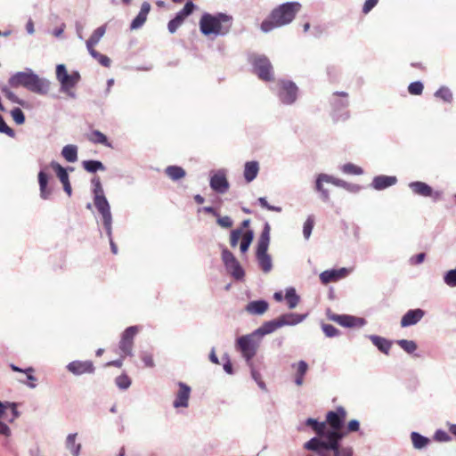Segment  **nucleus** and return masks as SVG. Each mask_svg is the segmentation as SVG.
Returning <instances> with one entry per match:
<instances>
[{
    "instance_id": "1",
    "label": "nucleus",
    "mask_w": 456,
    "mask_h": 456,
    "mask_svg": "<svg viewBox=\"0 0 456 456\" xmlns=\"http://www.w3.org/2000/svg\"><path fill=\"white\" fill-rule=\"evenodd\" d=\"M344 437L321 439L313 437L304 444V449L314 452L318 456H353V449L340 445Z\"/></svg>"
},
{
    "instance_id": "2",
    "label": "nucleus",
    "mask_w": 456,
    "mask_h": 456,
    "mask_svg": "<svg viewBox=\"0 0 456 456\" xmlns=\"http://www.w3.org/2000/svg\"><path fill=\"white\" fill-rule=\"evenodd\" d=\"M12 87L23 86L28 91L37 94H46L51 87V82L45 77H40L32 69L19 71L13 74L8 80Z\"/></svg>"
},
{
    "instance_id": "3",
    "label": "nucleus",
    "mask_w": 456,
    "mask_h": 456,
    "mask_svg": "<svg viewBox=\"0 0 456 456\" xmlns=\"http://www.w3.org/2000/svg\"><path fill=\"white\" fill-rule=\"evenodd\" d=\"M301 4L298 2H288L273 9L268 20L261 24L262 31L267 33L274 28L285 26L290 23L296 14L300 11Z\"/></svg>"
},
{
    "instance_id": "4",
    "label": "nucleus",
    "mask_w": 456,
    "mask_h": 456,
    "mask_svg": "<svg viewBox=\"0 0 456 456\" xmlns=\"http://www.w3.org/2000/svg\"><path fill=\"white\" fill-rule=\"evenodd\" d=\"M232 17L223 12L210 14L205 12L200 20V32L205 36H224L232 27Z\"/></svg>"
},
{
    "instance_id": "5",
    "label": "nucleus",
    "mask_w": 456,
    "mask_h": 456,
    "mask_svg": "<svg viewBox=\"0 0 456 456\" xmlns=\"http://www.w3.org/2000/svg\"><path fill=\"white\" fill-rule=\"evenodd\" d=\"M93 184V195H94V205L96 208L99 214L102 216V224L106 232V234L110 240L112 238V215L110 211V203L104 194V191L99 177L92 179Z\"/></svg>"
},
{
    "instance_id": "6",
    "label": "nucleus",
    "mask_w": 456,
    "mask_h": 456,
    "mask_svg": "<svg viewBox=\"0 0 456 456\" xmlns=\"http://www.w3.org/2000/svg\"><path fill=\"white\" fill-rule=\"evenodd\" d=\"M270 231L271 226L265 223L257 241L256 256L261 270L267 273L273 268V262L271 256L267 253L270 243Z\"/></svg>"
},
{
    "instance_id": "7",
    "label": "nucleus",
    "mask_w": 456,
    "mask_h": 456,
    "mask_svg": "<svg viewBox=\"0 0 456 456\" xmlns=\"http://www.w3.org/2000/svg\"><path fill=\"white\" fill-rule=\"evenodd\" d=\"M261 340L255 331L240 336L236 339L235 347L240 352L248 366L252 364V359L257 353Z\"/></svg>"
},
{
    "instance_id": "8",
    "label": "nucleus",
    "mask_w": 456,
    "mask_h": 456,
    "mask_svg": "<svg viewBox=\"0 0 456 456\" xmlns=\"http://www.w3.org/2000/svg\"><path fill=\"white\" fill-rule=\"evenodd\" d=\"M56 79L61 85L60 91L66 94L70 98H76V94L73 88L80 80V74L78 71L74 70L68 73L64 64H58L56 66Z\"/></svg>"
},
{
    "instance_id": "9",
    "label": "nucleus",
    "mask_w": 456,
    "mask_h": 456,
    "mask_svg": "<svg viewBox=\"0 0 456 456\" xmlns=\"http://www.w3.org/2000/svg\"><path fill=\"white\" fill-rule=\"evenodd\" d=\"M346 417V410L339 406L336 411H330L327 413L326 423H327V438H334L338 436L344 437L345 433L342 432V428Z\"/></svg>"
},
{
    "instance_id": "10",
    "label": "nucleus",
    "mask_w": 456,
    "mask_h": 456,
    "mask_svg": "<svg viewBox=\"0 0 456 456\" xmlns=\"http://www.w3.org/2000/svg\"><path fill=\"white\" fill-rule=\"evenodd\" d=\"M254 73L264 81H270L273 78V66L269 59L265 55L253 53L249 56Z\"/></svg>"
},
{
    "instance_id": "11",
    "label": "nucleus",
    "mask_w": 456,
    "mask_h": 456,
    "mask_svg": "<svg viewBox=\"0 0 456 456\" xmlns=\"http://www.w3.org/2000/svg\"><path fill=\"white\" fill-rule=\"evenodd\" d=\"M277 95L280 102L285 105H292L297 99L298 87L289 80H280Z\"/></svg>"
},
{
    "instance_id": "12",
    "label": "nucleus",
    "mask_w": 456,
    "mask_h": 456,
    "mask_svg": "<svg viewBox=\"0 0 456 456\" xmlns=\"http://www.w3.org/2000/svg\"><path fill=\"white\" fill-rule=\"evenodd\" d=\"M139 330L140 327L135 325L130 326L123 331L118 345L122 356L133 355L134 338Z\"/></svg>"
},
{
    "instance_id": "13",
    "label": "nucleus",
    "mask_w": 456,
    "mask_h": 456,
    "mask_svg": "<svg viewBox=\"0 0 456 456\" xmlns=\"http://www.w3.org/2000/svg\"><path fill=\"white\" fill-rule=\"evenodd\" d=\"M210 187L213 191L218 193H224L229 189V183L224 170H218L210 177Z\"/></svg>"
},
{
    "instance_id": "14",
    "label": "nucleus",
    "mask_w": 456,
    "mask_h": 456,
    "mask_svg": "<svg viewBox=\"0 0 456 456\" xmlns=\"http://www.w3.org/2000/svg\"><path fill=\"white\" fill-rule=\"evenodd\" d=\"M178 387L179 390L173 402V407L175 409L187 408L189 406L191 387L183 382H178Z\"/></svg>"
},
{
    "instance_id": "15",
    "label": "nucleus",
    "mask_w": 456,
    "mask_h": 456,
    "mask_svg": "<svg viewBox=\"0 0 456 456\" xmlns=\"http://www.w3.org/2000/svg\"><path fill=\"white\" fill-rule=\"evenodd\" d=\"M66 368L69 372L77 376L94 372V366L91 361H73Z\"/></svg>"
},
{
    "instance_id": "16",
    "label": "nucleus",
    "mask_w": 456,
    "mask_h": 456,
    "mask_svg": "<svg viewBox=\"0 0 456 456\" xmlns=\"http://www.w3.org/2000/svg\"><path fill=\"white\" fill-rule=\"evenodd\" d=\"M425 311L420 308L407 311L401 319V327L406 328L417 324L425 316Z\"/></svg>"
},
{
    "instance_id": "17",
    "label": "nucleus",
    "mask_w": 456,
    "mask_h": 456,
    "mask_svg": "<svg viewBox=\"0 0 456 456\" xmlns=\"http://www.w3.org/2000/svg\"><path fill=\"white\" fill-rule=\"evenodd\" d=\"M349 273L348 269L342 267L339 269H330L321 273L320 280L323 284L337 281Z\"/></svg>"
},
{
    "instance_id": "18",
    "label": "nucleus",
    "mask_w": 456,
    "mask_h": 456,
    "mask_svg": "<svg viewBox=\"0 0 456 456\" xmlns=\"http://www.w3.org/2000/svg\"><path fill=\"white\" fill-rule=\"evenodd\" d=\"M151 11V4L148 2H143L141 5V9L136 17L132 20L130 24V28L132 30L141 28L145 21L147 20V16Z\"/></svg>"
},
{
    "instance_id": "19",
    "label": "nucleus",
    "mask_w": 456,
    "mask_h": 456,
    "mask_svg": "<svg viewBox=\"0 0 456 456\" xmlns=\"http://www.w3.org/2000/svg\"><path fill=\"white\" fill-rule=\"evenodd\" d=\"M268 308V302L265 299H259L248 302L245 306V311L252 315H263Z\"/></svg>"
},
{
    "instance_id": "20",
    "label": "nucleus",
    "mask_w": 456,
    "mask_h": 456,
    "mask_svg": "<svg viewBox=\"0 0 456 456\" xmlns=\"http://www.w3.org/2000/svg\"><path fill=\"white\" fill-rule=\"evenodd\" d=\"M306 318V314H299L296 313H288L277 317L280 327L295 326L302 322Z\"/></svg>"
},
{
    "instance_id": "21",
    "label": "nucleus",
    "mask_w": 456,
    "mask_h": 456,
    "mask_svg": "<svg viewBox=\"0 0 456 456\" xmlns=\"http://www.w3.org/2000/svg\"><path fill=\"white\" fill-rule=\"evenodd\" d=\"M396 182L397 178L395 176L380 175L373 178L371 186L377 191H381L395 185Z\"/></svg>"
},
{
    "instance_id": "22",
    "label": "nucleus",
    "mask_w": 456,
    "mask_h": 456,
    "mask_svg": "<svg viewBox=\"0 0 456 456\" xmlns=\"http://www.w3.org/2000/svg\"><path fill=\"white\" fill-rule=\"evenodd\" d=\"M409 188L416 195L429 197L433 195V189L428 183L424 182H411L409 183Z\"/></svg>"
},
{
    "instance_id": "23",
    "label": "nucleus",
    "mask_w": 456,
    "mask_h": 456,
    "mask_svg": "<svg viewBox=\"0 0 456 456\" xmlns=\"http://www.w3.org/2000/svg\"><path fill=\"white\" fill-rule=\"evenodd\" d=\"M305 425L311 427L316 433L318 438L327 439V423L322 421L319 422L317 419L308 418L305 420Z\"/></svg>"
},
{
    "instance_id": "24",
    "label": "nucleus",
    "mask_w": 456,
    "mask_h": 456,
    "mask_svg": "<svg viewBox=\"0 0 456 456\" xmlns=\"http://www.w3.org/2000/svg\"><path fill=\"white\" fill-rule=\"evenodd\" d=\"M281 328L277 318L265 322L259 328L254 331L262 339L264 336L274 332L277 329Z\"/></svg>"
},
{
    "instance_id": "25",
    "label": "nucleus",
    "mask_w": 456,
    "mask_h": 456,
    "mask_svg": "<svg viewBox=\"0 0 456 456\" xmlns=\"http://www.w3.org/2000/svg\"><path fill=\"white\" fill-rule=\"evenodd\" d=\"M372 344L383 354H388L392 346V342L386 338L378 335L368 336Z\"/></svg>"
},
{
    "instance_id": "26",
    "label": "nucleus",
    "mask_w": 456,
    "mask_h": 456,
    "mask_svg": "<svg viewBox=\"0 0 456 456\" xmlns=\"http://www.w3.org/2000/svg\"><path fill=\"white\" fill-rule=\"evenodd\" d=\"M258 172L259 163L257 161L252 160L245 163L243 175L248 183H250L253 180H255L258 175Z\"/></svg>"
},
{
    "instance_id": "27",
    "label": "nucleus",
    "mask_w": 456,
    "mask_h": 456,
    "mask_svg": "<svg viewBox=\"0 0 456 456\" xmlns=\"http://www.w3.org/2000/svg\"><path fill=\"white\" fill-rule=\"evenodd\" d=\"M37 177H38V183H39V190H40V197L43 200H48L52 193V190L50 188H48V186H47L49 176L45 172L40 171L38 173Z\"/></svg>"
},
{
    "instance_id": "28",
    "label": "nucleus",
    "mask_w": 456,
    "mask_h": 456,
    "mask_svg": "<svg viewBox=\"0 0 456 456\" xmlns=\"http://www.w3.org/2000/svg\"><path fill=\"white\" fill-rule=\"evenodd\" d=\"M328 183L327 174H320L316 177L315 191L321 193V199L324 202L330 200V192L324 188L323 183Z\"/></svg>"
},
{
    "instance_id": "29",
    "label": "nucleus",
    "mask_w": 456,
    "mask_h": 456,
    "mask_svg": "<svg viewBox=\"0 0 456 456\" xmlns=\"http://www.w3.org/2000/svg\"><path fill=\"white\" fill-rule=\"evenodd\" d=\"M77 436V433L69 434L65 440V447L72 456H79L82 447L80 443L76 442Z\"/></svg>"
},
{
    "instance_id": "30",
    "label": "nucleus",
    "mask_w": 456,
    "mask_h": 456,
    "mask_svg": "<svg viewBox=\"0 0 456 456\" xmlns=\"http://www.w3.org/2000/svg\"><path fill=\"white\" fill-rule=\"evenodd\" d=\"M366 323V321L363 318L355 317L353 315L341 314V319L339 322V325L346 328L353 327H362Z\"/></svg>"
},
{
    "instance_id": "31",
    "label": "nucleus",
    "mask_w": 456,
    "mask_h": 456,
    "mask_svg": "<svg viewBox=\"0 0 456 456\" xmlns=\"http://www.w3.org/2000/svg\"><path fill=\"white\" fill-rule=\"evenodd\" d=\"M106 32V26H101L97 28L91 37L86 40V45L87 51L94 50V47L100 42L102 37L104 36Z\"/></svg>"
},
{
    "instance_id": "32",
    "label": "nucleus",
    "mask_w": 456,
    "mask_h": 456,
    "mask_svg": "<svg viewBox=\"0 0 456 456\" xmlns=\"http://www.w3.org/2000/svg\"><path fill=\"white\" fill-rule=\"evenodd\" d=\"M348 94L346 92H335L332 95L331 104L335 110H341L348 106L346 99Z\"/></svg>"
},
{
    "instance_id": "33",
    "label": "nucleus",
    "mask_w": 456,
    "mask_h": 456,
    "mask_svg": "<svg viewBox=\"0 0 456 456\" xmlns=\"http://www.w3.org/2000/svg\"><path fill=\"white\" fill-rule=\"evenodd\" d=\"M165 174L172 180L178 181L186 175L185 170L179 166H168L165 169Z\"/></svg>"
},
{
    "instance_id": "34",
    "label": "nucleus",
    "mask_w": 456,
    "mask_h": 456,
    "mask_svg": "<svg viewBox=\"0 0 456 456\" xmlns=\"http://www.w3.org/2000/svg\"><path fill=\"white\" fill-rule=\"evenodd\" d=\"M62 157L70 163L77 160V147L74 144H68L61 150Z\"/></svg>"
},
{
    "instance_id": "35",
    "label": "nucleus",
    "mask_w": 456,
    "mask_h": 456,
    "mask_svg": "<svg viewBox=\"0 0 456 456\" xmlns=\"http://www.w3.org/2000/svg\"><path fill=\"white\" fill-rule=\"evenodd\" d=\"M308 364L306 362L301 360L297 364V372L295 376V384L298 387L304 383V376L307 372Z\"/></svg>"
},
{
    "instance_id": "36",
    "label": "nucleus",
    "mask_w": 456,
    "mask_h": 456,
    "mask_svg": "<svg viewBox=\"0 0 456 456\" xmlns=\"http://www.w3.org/2000/svg\"><path fill=\"white\" fill-rule=\"evenodd\" d=\"M226 271L235 279V280H242L245 275V272L240 265V264L237 261L234 264H230L225 266Z\"/></svg>"
},
{
    "instance_id": "37",
    "label": "nucleus",
    "mask_w": 456,
    "mask_h": 456,
    "mask_svg": "<svg viewBox=\"0 0 456 456\" xmlns=\"http://www.w3.org/2000/svg\"><path fill=\"white\" fill-rule=\"evenodd\" d=\"M88 140L94 143L102 144L107 147H111L107 136L99 130H94L87 136Z\"/></svg>"
},
{
    "instance_id": "38",
    "label": "nucleus",
    "mask_w": 456,
    "mask_h": 456,
    "mask_svg": "<svg viewBox=\"0 0 456 456\" xmlns=\"http://www.w3.org/2000/svg\"><path fill=\"white\" fill-rule=\"evenodd\" d=\"M82 166L89 173H96L97 171H104L105 166L100 160H84Z\"/></svg>"
},
{
    "instance_id": "39",
    "label": "nucleus",
    "mask_w": 456,
    "mask_h": 456,
    "mask_svg": "<svg viewBox=\"0 0 456 456\" xmlns=\"http://www.w3.org/2000/svg\"><path fill=\"white\" fill-rule=\"evenodd\" d=\"M194 7V4L191 1H188L183 8L176 13L174 19L182 24L185 18L192 13Z\"/></svg>"
},
{
    "instance_id": "40",
    "label": "nucleus",
    "mask_w": 456,
    "mask_h": 456,
    "mask_svg": "<svg viewBox=\"0 0 456 456\" xmlns=\"http://www.w3.org/2000/svg\"><path fill=\"white\" fill-rule=\"evenodd\" d=\"M411 438L414 448L419 450L425 448L429 443V439L428 437L418 432H412L411 434Z\"/></svg>"
},
{
    "instance_id": "41",
    "label": "nucleus",
    "mask_w": 456,
    "mask_h": 456,
    "mask_svg": "<svg viewBox=\"0 0 456 456\" xmlns=\"http://www.w3.org/2000/svg\"><path fill=\"white\" fill-rule=\"evenodd\" d=\"M50 165L51 167L56 173V175L58 176L61 183L69 181V174L66 168H64L62 166H61L58 162L55 161H52Z\"/></svg>"
},
{
    "instance_id": "42",
    "label": "nucleus",
    "mask_w": 456,
    "mask_h": 456,
    "mask_svg": "<svg viewBox=\"0 0 456 456\" xmlns=\"http://www.w3.org/2000/svg\"><path fill=\"white\" fill-rule=\"evenodd\" d=\"M285 298L289 309H294L299 303L300 299L294 288H289L286 290Z\"/></svg>"
},
{
    "instance_id": "43",
    "label": "nucleus",
    "mask_w": 456,
    "mask_h": 456,
    "mask_svg": "<svg viewBox=\"0 0 456 456\" xmlns=\"http://www.w3.org/2000/svg\"><path fill=\"white\" fill-rule=\"evenodd\" d=\"M396 344L407 354H413L418 348L416 342L413 340L399 339Z\"/></svg>"
},
{
    "instance_id": "44",
    "label": "nucleus",
    "mask_w": 456,
    "mask_h": 456,
    "mask_svg": "<svg viewBox=\"0 0 456 456\" xmlns=\"http://www.w3.org/2000/svg\"><path fill=\"white\" fill-rule=\"evenodd\" d=\"M341 171L346 175H361L363 174L362 168L353 163H346L343 165L341 167Z\"/></svg>"
},
{
    "instance_id": "45",
    "label": "nucleus",
    "mask_w": 456,
    "mask_h": 456,
    "mask_svg": "<svg viewBox=\"0 0 456 456\" xmlns=\"http://www.w3.org/2000/svg\"><path fill=\"white\" fill-rule=\"evenodd\" d=\"M435 96L437 98H441L445 102H452V93L446 86H441L436 93Z\"/></svg>"
},
{
    "instance_id": "46",
    "label": "nucleus",
    "mask_w": 456,
    "mask_h": 456,
    "mask_svg": "<svg viewBox=\"0 0 456 456\" xmlns=\"http://www.w3.org/2000/svg\"><path fill=\"white\" fill-rule=\"evenodd\" d=\"M444 282L450 288H456V267L444 273Z\"/></svg>"
},
{
    "instance_id": "47",
    "label": "nucleus",
    "mask_w": 456,
    "mask_h": 456,
    "mask_svg": "<svg viewBox=\"0 0 456 456\" xmlns=\"http://www.w3.org/2000/svg\"><path fill=\"white\" fill-rule=\"evenodd\" d=\"M90 55L98 61V62L102 65L103 67H110V59L106 56V55H103L102 53H100L99 52H97L96 50H91V51H88Z\"/></svg>"
},
{
    "instance_id": "48",
    "label": "nucleus",
    "mask_w": 456,
    "mask_h": 456,
    "mask_svg": "<svg viewBox=\"0 0 456 456\" xmlns=\"http://www.w3.org/2000/svg\"><path fill=\"white\" fill-rule=\"evenodd\" d=\"M254 233L252 231H248L242 237L240 249L242 253H245L248 251L252 240H253Z\"/></svg>"
},
{
    "instance_id": "49",
    "label": "nucleus",
    "mask_w": 456,
    "mask_h": 456,
    "mask_svg": "<svg viewBox=\"0 0 456 456\" xmlns=\"http://www.w3.org/2000/svg\"><path fill=\"white\" fill-rule=\"evenodd\" d=\"M314 225V216H309L303 226V235L305 240H308L312 234V231Z\"/></svg>"
},
{
    "instance_id": "50",
    "label": "nucleus",
    "mask_w": 456,
    "mask_h": 456,
    "mask_svg": "<svg viewBox=\"0 0 456 456\" xmlns=\"http://www.w3.org/2000/svg\"><path fill=\"white\" fill-rule=\"evenodd\" d=\"M115 383L118 386V387L125 390L131 386V379L127 375L122 374L116 378Z\"/></svg>"
},
{
    "instance_id": "51",
    "label": "nucleus",
    "mask_w": 456,
    "mask_h": 456,
    "mask_svg": "<svg viewBox=\"0 0 456 456\" xmlns=\"http://www.w3.org/2000/svg\"><path fill=\"white\" fill-rule=\"evenodd\" d=\"M10 368L15 371V372H23V373H26L27 374V378L28 380L30 381H36L37 380V378L32 375L31 373L34 371V369L32 367H28L27 369H21L18 366H16L15 364H10Z\"/></svg>"
},
{
    "instance_id": "52",
    "label": "nucleus",
    "mask_w": 456,
    "mask_h": 456,
    "mask_svg": "<svg viewBox=\"0 0 456 456\" xmlns=\"http://www.w3.org/2000/svg\"><path fill=\"white\" fill-rule=\"evenodd\" d=\"M11 116L18 125H22L25 122V115L21 109L16 107L11 110Z\"/></svg>"
},
{
    "instance_id": "53",
    "label": "nucleus",
    "mask_w": 456,
    "mask_h": 456,
    "mask_svg": "<svg viewBox=\"0 0 456 456\" xmlns=\"http://www.w3.org/2000/svg\"><path fill=\"white\" fill-rule=\"evenodd\" d=\"M322 330L328 338H334L339 334V330L331 324L323 323L322 325Z\"/></svg>"
},
{
    "instance_id": "54",
    "label": "nucleus",
    "mask_w": 456,
    "mask_h": 456,
    "mask_svg": "<svg viewBox=\"0 0 456 456\" xmlns=\"http://www.w3.org/2000/svg\"><path fill=\"white\" fill-rule=\"evenodd\" d=\"M423 84L420 81H415L409 85L408 91L412 95H419L423 92Z\"/></svg>"
},
{
    "instance_id": "55",
    "label": "nucleus",
    "mask_w": 456,
    "mask_h": 456,
    "mask_svg": "<svg viewBox=\"0 0 456 456\" xmlns=\"http://www.w3.org/2000/svg\"><path fill=\"white\" fill-rule=\"evenodd\" d=\"M222 260L224 266H227L230 264H234V262L237 261L234 255L227 248H223L222 250Z\"/></svg>"
},
{
    "instance_id": "56",
    "label": "nucleus",
    "mask_w": 456,
    "mask_h": 456,
    "mask_svg": "<svg viewBox=\"0 0 456 456\" xmlns=\"http://www.w3.org/2000/svg\"><path fill=\"white\" fill-rule=\"evenodd\" d=\"M434 439L437 442L447 443L452 440V437L444 430L438 429L435 432Z\"/></svg>"
},
{
    "instance_id": "57",
    "label": "nucleus",
    "mask_w": 456,
    "mask_h": 456,
    "mask_svg": "<svg viewBox=\"0 0 456 456\" xmlns=\"http://www.w3.org/2000/svg\"><path fill=\"white\" fill-rule=\"evenodd\" d=\"M216 217H217L216 223L222 228L228 229V228H231L232 226V224H233V222H232V218L230 216H220L218 215V216H216Z\"/></svg>"
},
{
    "instance_id": "58",
    "label": "nucleus",
    "mask_w": 456,
    "mask_h": 456,
    "mask_svg": "<svg viewBox=\"0 0 456 456\" xmlns=\"http://www.w3.org/2000/svg\"><path fill=\"white\" fill-rule=\"evenodd\" d=\"M2 92L4 94L5 97L10 100L12 102L18 103L22 105V100L19 99V97L12 92L10 89L4 87L2 88Z\"/></svg>"
},
{
    "instance_id": "59",
    "label": "nucleus",
    "mask_w": 456,
    "mask_h": 456,
    "mask_svg": "<svg viewBox=\"0 0 456 456\" xmlns=\"http://www.w3.org/2000/svg\"><path fill=\"white\" fill-rule=\"evenodd\" d=\"M241 234H242L241 229H234L231 232L230 244L232 247L235 248L238 245V242L241 237Z\"/></svg>"
},
{
    "instance_id": "60",
    "label": "nucleus",
    "mask_w": 456,
    "mask_h": 456,
    "mask_svg": "<svg viewBox=\"0 0 456 456\" xmlns=\"http://www.w3.org/2000/svg\"><path fill=\"white\" fill-rule=\"evenodd\" d=\"M258 202L260 204V206L264 208H266L270 211H275V212H281V207H276V206H272L270 205L267 200H266V198L265 197H260L258 198Z\"/></svg>"
},
{
    "instance_id": "61",
    "label": "nucleus",
    "mask_w": 456,
    "mask_h": 456,
    "mask_svg": "<svg viewBox=\"0 0 456 456\" xmlns=\"http://www.w3.org/2000/svg\"><path fill=\"white\" fill-rule=\"evenodd\" d=\"M0 133H4L10 137L14 136V131L7 126L3 117L0 115Z\"/></svg>"
},
{
    "instance_id": "62",
    "label": "nucleus",
    "mask_w": 456,
    "mask_h": 456,
    "mask_svg": "<svg viewBox=\"0 0 456 456\" xmlns=\"http://www.w3.org/2000/svg\"><path fill=\"white\" fill-rule=\"evenodd\" d=\"M379 3V0H365L362 6V12L364 14L369 13Z\"/></svg>"
},
{
    "instance_id": "63",
    "label": "nucleus",
    "mask_w": 456,
    "mask_h": 456,
    "mask_svg": "<svg viewBox=\"0 0 456 456\" xmlns=\"http://www.w3.org/2000/svg\"><path fill=\"white\" fill-rule=\"evenodd\" d=\"M328 183H331L338 187L345 188L346 182L332 175H327Z\"/></svg>"
},
{
    "instance_id": "64",
    "label": "nucleus",
    "mask_w": 456,
    "mask_h": 456,
    "mask_svg": "<svg viewBox=\"0 0 456 456\" xmlns=\"http://www.w3.org/2000/svg\"><path fill=\"white\" fill-rule=\"evenodd\" d=\"M181 25L182 24L179 21L175 20V19H172L171 20H169L167 24L168 31L171 34H174Z\"/></svg>"
}]
</instances>
